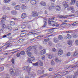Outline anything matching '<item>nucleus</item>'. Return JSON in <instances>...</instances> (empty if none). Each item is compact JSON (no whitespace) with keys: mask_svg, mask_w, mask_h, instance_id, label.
I'll use <instances>...</instances> for the list:
<instances>
[{"mask_svg":"<svg viewBox=\"0 0 78 78\" xmlns=\"http://www.w3.org/2000/svg\"><path fill=\"white\" fill-rule=\"evenodd\" d=\"M62 73V72H59L58 73H57V75L56 74H55V75H51L50 76H51L52 77V78H61V77H62V76H58L59 75H61Z\"/></svg>","mask_w":78,"mask_h":78,"instance_id":"nucleus-1","label":"nucleus"},{"mask_svg":"<svg viewBox=\"0 0 78 78\" xmlns=\"http://www.w3.org/2000/svg\"><path fill=\"white\" fill-rule=\"evenodd\" d=\"M41 59L42 60H44V59H45V56H43L42 57Z\"/></svg>","mask_w":78,"mask_h":78,"instance_id":"nucleus-62","label":"nucleus"},{"mask_svg":"<svg viewBox=\"0 0 78 78\" xmlns=\"http://www.w3.org/2000/svg\"><path fill=\"white\" fill-rule=\"evenodd\" d=\"M78 24V23H76V22L73 23H72V25H73V26H75L76 25Z\"/></svg>","mask_w":78,"mask_h":78,"instance_id":"nucleus-44","label":"nucleus"},{"mask_svg":"<svg viewBox=\"0 0 78 78\" xmlns=\"http://www.w3.org/2000/svg\"><path fill=\"white\" fill-rule=\"evenodd\" d=\"M67 38H65V39H70L71 38V35L69 34H67L66 36Z\"/></svg>","mask_w":78,"mask_h":78,"instance_id":"nucleus-21","label":"nucleus"},{"mask_svg":"<svg viewBox=\"0 0 78 78\" xmlns=\"http://www.w3.org/2000/svg\"><path fill=\"white\" fill-rule=\"evenodd\" d=\"M48 57L49 58V59H51L52 57H53V55H51V54H49L48 55Z\"/></svg>","mask_w":78,"mask_h":78,"instance_id":"nucleus-33","label":"nucleus"},{"mask_svg":"<svg viewBox=\"0 0 78 78\" xmlns=\"http://www.w3.org/2000/svg\"><path fill=\"white\" fill-rule=\"evenodd\" d=\"M26 17H27V15L25 13H23L21 15L22 19H25Z\"/></svg>","mask_w":78,"mask_h":78,"instance_id":"nucleus-12","label":"nucleus"},{"mask_svg":"<svg viewBox=\"0 0 78 78\" xmlns=\"http://www.w3.org/2000/svg\"><path fill=\"white\" fill-rule=\"evenodd\" d=\"M67 43L69 45H72V41H67Z\"/></svg>","mask_w":78,"mask_h":78,"instance_id":"nucleus-27","label":"nucleus"},{"mask_svg":"<svg viewBox=\"0 0 78 78\" xmlns=\"http://www.w3.org/2000/svg\"><path fill=\"white\" fill-rule=\"evenodd\" d=\"M11 13L13 15H16L17 13V12L16 10H12L11 11Z\"/></svg>","mask_w":78,"mask_h":78,"instance_id":"nucleus-18","label":"nucleus"},{"mask_svg":"<svg viewBox=\"0 0 78 78\" xmlns=\"http://www.w3.org/2000/svg\"><path fill=\"white\" fill-rule=\"evenodd\" d=\"M51 64L52 66L55 65V62L54 61L52 60L51 62Z\"/></svg>","mask_w":78,"mask_h":78,"instance_id":"nucleus-50","label":"nucleus"},{"mask_svg":"<svg viewBox=\"0 0 78 78\" xmlns=\"http://www.w3.org/2000/svg\"><path fill=\"white\" fill-rule=\"evenodd\" d=\"M74 7L73 6L67 8V9L68 10V11H70L71 10H73H73H74Z\"/></svg>","mask_w":78,"mask_h":78,"instance_id":"nucleus-11","label":"nucleus"},{"mask_svg":"<svg viewBox=\"0 0 78 78\" xmlns=\"http://www.w3.org/2000/svg\"><path fill=\"white\" fill-rule=\"evenodd\" d=\"M55 61L56 62H58L60 61V60H59L58 58H56Z\"/></svg>","mask_w":78,"mask_h":78,"instance_id":"nucleus-41","label":"nucleus"},{"mask_svg":"<svg viewBox=\"0 0 78 78\" xmlns=\"http://www.w3.org/2000/svg\"><path fill=\"white\" fill-rule=\"evenodd\" d=\"M32 48H33L34 49V51L35 52H36L37 51V50H36V48H37L36 47V46H32Z\"/></svg>","mask_w":78,"mask_h":78,"instance_id":"nucleus-36","label":"nucleus"},{"mask_svg":"<svg viewBox=\"0 0 78 78\" xmlns=\"http://www.w3.org/2000/svg\"><path fill=\"white\" fill-rule=\"evenodd\" d=\"M4 2L5 3H8L10 2V0H4Z\"/></svg>","mask_w":78,"mask_h":78,"instance_id":"nucleus-31","label":"nucleus"},{"mask_svg":"<svg viewBox=\"0 0 78 78\" xmlns=\"http://www.w3.org/2000/svg\"><path fill=\"white\" fill-rule=\"evenodd\" d=\"M27 27L29 29H31V26L30 25H27Z\"/></svg>","mask_w":78,"mask_h":78,"instance_id":"nucleus-56","label":"nucleus"},{"mask_svg":"<svg viewBox=\"0 0 78 78\" xmlns=\"http://www.w3.org/2000/svg\"><path fill=\"white\" fill-rule=\"evenodd\" d=\"M30 59L31 61H34V60H35L34 57V56H31L30 58Z\"/></svg>","mask_w":78,"mask_h":78,"instance_id":"nucleus-30","label":"nucleus"},{"mask_svg":"<svg viewBox=\"0 0 78 78\" xmlns=\"http://www.w3.org/2000/svg\"><path fill=\"white\" fill-rule=\"evenodd\" d=\"M9 71L10 74L11 75H17L19 74L17 72H16V73H14V71H13V69L12 68L10 69Z\"/></svg>","mask_w":78,"mask_h":78,"instance_id":"nucleus-2","label":"nucleus"},{"mask_svg":"<svg viewBox=\"0 0 78 78\" xmlns=\"http://www.w3.org/2000/svg\"><path fill=\"white\" fill-rule=\"evenodd\" d=\"M66 33H72V30H69V31H66Z\"/></svg>","mask_w":78,"mask_h":78,"instance_id":"nucleus-54","label":"nucleus"},{"mask_svg":"<svg viewBox=\"0 0 78 78\" xmlns=\"http://www.w3.org/2000/svg\"><path fill=\"white\" fill-rule=\"evenodd\" d=\"M70 78H76V77L74 75H72L70 76Z\"/></svg>","mask_w":78,"mask_h":78,"instance_id":"nucleus-42","label":"nucleus"},{"mask_svg":"<svg viewBox=\"0 0 78 78\" xmlns=\"http://www.w3.org/2000/svg\"><path fill=\"white\" fill-rule=\"evenodd\" d=\"M21 8L22 9H26V6L23 5H22Z\"/></svg>","mask_w":78,"mask_h":78,"instance_id":"nucleus-34","label":"nucleus"},{"mask_svg":"<svg viewBox=\"0 0 78 78\" xmlns=\"http://www.w3.org/2000/svg\"><path fill=\"white\" fill-rule=\"evenodd\" d=\"M44 24L43 26L42 27H46L47 26V22H45V21H44Z\"/></svg>","mask_w":78,"mask_h":78,"instance_id":"nucleus-49","label":"nucleus"},{"mask_svg":"<svg viewBox=\"0 0 78 78\" xmlns=\"http://www.w3.org/2000/svg\"><path fill=\"white\" fill-rule=\"evenodd\" d=\"M20 54L19 53H17L16 54V56L17 57H18V58H19V57H20Z\"/></svg>","mask_w":78,"mask_h":78,"instance_id":"nucleus-48","label":"nucleus"},{"mask_svg":"<svg viewBox=\"0 0 78 78\" xmlns=\"http://www.w3.org/2000/svg\"><path fill=\"white\" fill-rule=\"evenodd\" d=\"M20 8V6L19 5H17L15 7V9L16 10H19Z\"/></svg>","mask_w":78,"mask_h":78,"instance_id":"nucleus-13","label":"nucleus"},{"mask_svg":"<svg viewBox=\"0 0 78 78\" xmlns=\"http://www.w3.org/2000/svg\"><path fill=\"white\" fill-rule=\"evenodd\" d=\"M52 51H56V49L54 48H52Z\"/></svg>","mask_w":78,"mask_h":78,"instance_id":"nucleus-63","label":"nucleus"},{"mask_svg":"<svg viewBox=\"0 0 78 78\" xmlns=\"http://www.w3.org/2000/svg\"><path fill=\"white\" fill-rule=\"evenodd\" d=\"M6 45H8L6 46V48H8V47H11L12 44L10 43H8L7 44H6Z\"/></svg>","mask_w":78,"mask_h":78,"instance_id":"nucleus-22","label":"nucleus"},{"mask_svg":"<svg viewBox=\"0 0 78 78\" xmlns=\"http://www.w3.org/2000/svg\"><path fill=\"white\" fill-rule=\"evenodd\" d=\"M39 64L40 66H43V62L41 60H39Z\"/></svg>","mask_w":78,"mask_h":78,"instance_id":"nucleus-23","label":"nucleus"},{"mask_svg":"<svg viewBox=\"0 0 78 78\" xmlns=\"http://www.w3.org/2000/svg\"><path fill=\"white\" fill-rule=\"evenodd\" d=\"M2 19L5 20H6V16H5L3 17H2Z\"/></svg>","mask_w":78,"mask_h":78,"instance_id":"nucleus-57","label":"nucleus"},{"mask_svg":"<svg viewBox=\"0 0 78 78\" xmlns=\"http://www.w3.org/2000/svg\"><path fill=\"white\" fill-rule=\"evenodd\" d=\"M27 49H28V51H30V50L32 49V47L31 46H30Z\"/></svg>","mask_w":78,"mask_h":78,"instance_id":"nucleus-43","label":"nucleus"},{"mask_svg":"<svg viewBox=\"0 0 78 78\" xmlns=\"http://www.w3.org/2000/svg\"><path fill=\"white\" fill-rule=\"evenodd\" d=\"M48 25H49L53 26V25L54 24L55 22H54L53 21H51V19L49 18L48 20Z\"/></svg>","mask_w":78,"mask_h":78,"instance_id":"nucleus-3","label":"nucleus"},{"mask_svg":"<svg viewBox=\"0 0 78 78\" xmlns=\"http://www.w3.org/2000/svg\"><path fill=\"white\" fill-rule=\"evenodd\" d=\"M40 53L41 55H44V54H45V50L44 49L41 51L40 52Z\"/></svg>","mask_w":78,"mask_h":78,"instance_id":"nucleus-20","label":"nucleus"},{"mask_svg":"<svg viewBox=\"0 0 78 78\" xmlns=\"http://www.w3.org/2000/svg\"><path fill=\"white\" fill-rule=\"evenodd\" d=\"M55 8L57 11H59L61 10V7L59 5H57Z\"/></svg>","mask_w":78,"mask_h":78,"instance_id":"nucleus-9","label":"nucleus"},{"mask_svg":"<svg viewBox=\"0 0 78 78\" xmlns=\"http://www.w3.org/2000/svg\"><path fill=\"white\" fill-rule=\"evenodd\" d=\"M27 53L29 56H31V53L30 51L28 50H27Z\"/></svg>","mask_w":78,"mask_h":78,"instance_id":"nucleus-25","label":"nucleus"},{"mask_svg":"<svg viewBox=\"0 0 78 78\" xmlns=\"http://www.w3.org/2000/svg\"><path fill=\"white\" fill-rule=\"evenodd\" d=\"M7 28H8L9 31H11L12 30V27H11V25H8L7 26Z\"/></svg>","mask_w":78,"mask_h":78,"instance_id":"nucleus-10","label":"nucleus"},{"mask_svg":"<svg viewBox=\"0 0 78 78\" xmlns=\"http://www.w3.org/2000/svg\"><path fill=\"white\" fill-rule=\"evenodd\" d=\"M41 37L40 36H38L37 37H36V38L37 39H40V38H41V37Z\"/></svg>","mask_w":78,"mask_h":78,"instance_id":"nucleus-60","label":"nucleus"},{"mask_svg":"<svg viewBox=\"0 0 78 78\" xmlns=\"http://www.w3.org/2000/svg\"><path fill=\"white\" fill-rule=\"evenodd\" d=\"M28 66H25L23 67L22 69L24 70H27V69H28Z\"/></svg>","mask_w":78,"mask_h":78,"instance_id":"nucleus-28","label":"nucleus"},{"mask_svg":"<svg viewBox=\"0 0 78 78\" xmlns=\"http://www.w3.org/2000/svg\"><path fill=\"white\" fill-rule=\"evenodd\" d=\"M72 35L73 36V37H74V38L78 36V35L76 34H72Z\"/></svg>","mask_w":78,"mask_h":78,"instance_id":"nucleus-35","label":"nucleus"},{"mask_svg":"<svg viewBox=\"0 0 78 78\" xmlns=\"http://www.w3.org/2000/svg\"><path fill=\"white\" fill-rule=\"evenodd\" d=\"M71 5H74L75 4V0H72L70 2Z\"/></svg>","mask_w":78,"mask_h":78,"instance_id":"nucleus-19","label":"nucleus"},{"mask_svg":"<svg viewBox=\"0 0 78 78\" xmlns=\"http://www.w3.org/2000/svg\"><path fill=\"white\" fill-rule=\"evenodd\" d=\"M62 53H63V51L62 50H59L58 52V55L59 56L61 55Z\"/></svg>","mask_w":78,"mask_h":78,"instance_id":"nucleus-15","label":"nucleus"},{"mask_svg":"<svg viewBox=\"0 0 78 78\" xmlns=\"http://www.w3.org/2000/svg\"><path fill=\"white\" fill-rule=\"evenodd\" d=\"M58 39L60 40V41L62 40V39H63V37H62V36L61 35H58Z\"/></svg>","mask_w":78,"mask_h":78,"instance_id":"nucleus-14","label":"nucleus"},{"mask_svg":"<svg viewBox=\"0 0 78 78\" xmlns=\"http://www.w3.org/2000/svg\"><path fill=\"white\" fill-rule=\"evenodd\" d=\"M49 32L52 33L54 31V28L50 29L48 30Z\"/></svg>","mask_w":78,"mask_h":78,"instance_id":"nucleus-29","label":"nucleus"},{"mask_svg":"<svg viewBox=\"0 0 78 78\" xmlns=\"http://www.w3.org/2000/svg\"><path fill=\"white\" fill-rule=\"evenodd\" d=\"M67 25L68 26H69V25H70V24H67V23H62L61 24V25Z\"/></svg>","mask_w":78,"mask_h":78,"instance_id":"nucleus-55","label":"nucleus"},{"mask_svg":"<svg viewBox=\"0 0 78 78\" xmlns=\"http://www.w3.org/2000/svg\"><path fill=\"white\" fill-rule=\"evenodd\" d=\"M24 39H20L19 40V41L20 42H22L23 41H24Z\"/></svg>","mask_w":78,"mask_h":78,"instance_id":"nucleus-51","label":"nucleus"},{"mask_svg":"<svg viewBox=\"0 0 78 78\" xmlns=\"http://www.w3.org/2000/svg\"><path fill=\"white\" fill-rule=\"evenodd\" d=\"M73 56H77V55H78V53L77 52H75L74 53L73 55Z\"/></svg>","mask_w":78,"mask_h":78,"instance_id":"nucleus-59","label":"nucleus"},{"mask_svg":"<svg viewBox=\"0 0 78 78\" xmlns=\"http://www.w3.org/2000/svg\"><path fill=\"white\" fill-rule=\"evenodd\" d=\"M48 76V74L47 73L43 75V77H45V76Z\"/></svg>","mask_w":78,"mask_h":78,"instance_id":"nucleus-52","label":"nucleus"},{"mask_svg":"<svg viewBox=\"0 0 78 78\" xmlns=\"http://www.w3.org/2000/svg\"><path fill=\"white\" fill-rule=\"evenodd\" d=\"M20 54L21 55H24L25 54V51H23L20 52Z\"/></svg>","mask_w":78,"mask_h":78,"instance_id":"nucleus-38","label":"nucleus"},{"mask_svg":"<svg viewBox=\"0 0 78 78\" xmlns=\"http://www.w3.org/2000/svg\"><path fill=\"white\" fill-rule=\"evenodd\" d=\"M28 74L29 75H31V76L33 78H34V77L36 76V73H31L29 72Z\"/></svg>","mask_w":78,"mask_h":78,"instance_id":"nucleus-7","label":"nucleus"},{"mask_svg":"<svg viewBox=\"0 0 78 78\" xmlns=\"http://www.w3.org/2000/svg\"><path fill=\"white\" fill-rule=\"evenodd\" d=\"M15 24V23H14V22L12 21H10L11 25H12V26L14 25Z\"/></svg>","mask_w":78,"mask_h":78,"instance_id":"nucleus-40","label":"nucleus"},{"mask_svg":"<svg viewBox=\"0 0 78 78\" xmlns=\"http://www.w3.org/2000/svg\"><path fill=\"white\" fill-rule=\"evenodd\" d=\"M33 66H37L39 65V63L38 62H37L35 63H33Z\"/></svg>","mask_w":78,"mask_h":78,"instance_id":"nucleus-39","label":"nucleus"},{"mask_svg":"<svg viewBox=\"0 0 78 78\" xmlns=\"http://www.w3.org/2000/svg\"><path fill=\"white\" fill-rule=\"evenodd\" d=\"M2 27L3 28H6V25H5V24H3V25H2Z\"/></svg>","mask_w":78,"mask_h":78,"instance_id":"nucleus-46","label":"nucleus"},{"mask_svg":"<svg viewBox=\"0 0 78 78\" xmlns=\"http://www.w3.org/2000/svg\"><path fill=\"white\" fill-rule=\"evenodd\" d=\"M32 15L33 17H36V16H38V14L37 12L32 11Z\"/></svg>","mask_w":78,"mask_h":78,"instance_id":"nucleus-5","label":"nucleus"},{"mask_svg":"<svg viewBox=\"0 0 78 78\" xmlns=\"http://www.w3.org/2000/svg\"><path fill=\"white\" fill-rule=\"evenodd\" d=\"M37 73L39 74H41V73H42V71L41 70H38L37 71Z\"/></svg>","mask_w":78,"mask_h":78,"instance_id":"nucleus-53","label":"nucleus"},{"mask_svg":"<svg viewBox=\"0 0 78 78\" xmlns=\"http://www.w3.org/2000/svg\"><path fill=\"white\" fill-rule=\"evenodd\" d=\"M75 75V76H77L78 75V72H76L75 73H74Z\"/></svg>","mask_w":78,"mask_h":78,"instance_id":"nucleus-64","label":"nucleus"},{"mask_svg":"<svg viewBox=\"0 0 78 78\" xmlns=\"http://www.w3.org/2000/svg\"><path fill=\"white\" fill-rule=\"evenodd\" d=\"M55 26L56 27H59V24L56 23H54V24H52V26L53 27H55Z\"/></svg>","mask_w":78,"mask_h":78,"instance_id":"nucleus-26","label":"nucleus"},{"mask_svg":"<svg viewBox=\"0 0 78 78\" xmlns=\"http://www.w3.org/2000/svg\"><path fill=\"white\" fill-rule=\"evenodd\" d=\"M78 66V64H76V65L73 66V67L72 66H66L65 67V69H73L74 67H76V66Z\"/></svg>","mask_w":78,"mask_h":78,"instance_id":"nucleus-4","label":"nucleus"},{"mask_svg":"<svg viewBox=\"0 0 78 78\" xmlns=\"http://www.w3.org/2000/svg\"><path fill=\"white\" fill-rule=\"evenodd\" d=\"M50 40V39L49 38H48V39H45L44 40V41H43V44H46V43H45V42H48V41H49V40Z\"/></svg>","mask_w":78,"mask_h":78,"instance_id":"nucleus-24","label":"nucleus"},{"mask_svg":"<svg viewBox=\"0 0 78 78\" xmlns=\"http://www.w3.org/2000/svg\"><path fill=\"white\" fill-rule=\"evenodd\" d=\"M75 44H76V45H78V40H76L75 41Z\"/></svg>","mask_w":78,"mask_h":78,"instance_id":"nucleus-58","label":"nucleus"},{"mask_svg":"<svg viewBox=\"0 0 78 78\" xmlns=\"http://www.w3.org/2000/svg\"><path fill=\"white\" fill-rule=\"evenodd\" d=\"M31 60L30 59H28V61H27V62L29 63H32V62H31Z\"/></svg>","mask_w":78,"mask_h":78,"instance_id":"nucleus-45","label":"nucleus"},{"mask_svg":"<svg viewBox=\"0 0 78 78\" xmlns=\"http://www.w3.org/2000/svg\"><path fill=\"white\" fill-rule=\"evenodd\" d=\"M54 42L55 43H58L59 42V40L58 38H55L54 40Z\"/></svg>","mask_w":78,"mask_h":78,"instance_id":"nucleus-17","label":"nucleus"},{"mask_svg":"<svg viewBox=\"0 0 78 78\" xmlns=\"http://www.w3.org/2000/svg\"><path fill=\"white\" fill-rule=\"evenodd\" d=\"M53 6L51 7H49V10H51V9H52V8H53Z\"/></svg>","mask_w":78,"mask_h":78,"instance_id":"nucleus-61","label":"nucleus"},{"mask_svg":"<svg viewBox=\"0 0 78 78\" xmlns=\"http://www.w3.org/2000/svg\"><path fill=\"white\" fill-rule=\"evenodd\" d=\"M72 16H73L72 15H69L67 16H62V15H60L59 17L60 18H62V19H66L67 18V17H72Z\"/></svg>","mask_w":78,"mask_h":78,"instance_id":"nucleus-6","label":"nucleus"},{"mask_svg":"<svg viewBox=\"0 0 78 78\" xmlns=\"http://www.w3.org/2000/svg\"><path fill=\"white\" fill-rule=\"evenodd\" d=\"M40 4L41 5L43 6H46V3L44 1L41 2Z\"/></svg>","mask_w":78,"mask_h":78,"instance_id":"nucleus-16","label":"nucleus"},{"mask_svg":"<svg viewBox=\"0 0 78 78\" xmlns=\"http://www.w3.org/2000/svg\"><path fill=\"white\" fill-rule=\"evenodd\" d=\"M63 6L64 8H67L68 6H69V5L68 4L66 3L64 5H63Z\"/></svg>","mask_w":78,"mask_h":78,"instance_id":"nucleus-32","label":"nucleus"},{"mask_svg":"<svg viewBox=\"0 0 78 78\" xmlns=\"http://www.w3.org/2000/svg\"><path fill=\"white\" fill-rule=\"evenodd\" d=\"M26 35V34L25 33H21L20 34V36L21 37H23V36H25Z\"/></svg>","mask_w":78,"mask_h":78,"instance_id":"nucleus-37","label":"nucleus"},{"mask_svg":"<svg viewBox=\"0 0 78 78\" xmlns=\"http://www.w3.org/2000/svg\"><path fill=\"white\" fill-rule=\"evenodd\" d=\"M30 3L32 5H35L36 4V1L35 0H32L30 1Z\"/></svg>","mask_w":78,"mask_h":78,"instance_id":"nucleus-8","label":"nucleus"},{"mask_svg":"<svg viewBox=\"0 0 78 78\" xmlns=\"http://www.w3.org/2000/svg\"><path fill=\"white\" fill-rule=\"evenodd\" d=\"M3 70H4V67H2L0 68V72H1V71H3Z\"/></svg>","mask_w":78,"mask_h":78,"instance_id":"nucleus-47","label":"nucleus"}]
</instances>
